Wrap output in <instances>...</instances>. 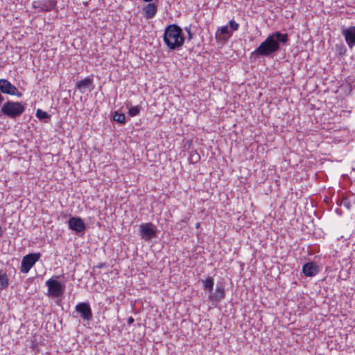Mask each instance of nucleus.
Returning <instances> with one entry per match:
<instances>
[{
  "label": "nucleus",
  "instance_id": "obj_1",
  "mask_svg": "<svg viewBox=\"0 0 355 355\" xmlns=\"http://www.w3.org/2000/svg\"><path fill=\"white\" fill-rule=\"evenodd\" d=\"M163 40L169 50L175 51L183 46L185 37L182 29L177 24H172L165 28Z\"/></svg>",
  "mask_w": 355,
  "mask_h": 355
},
{
  "label": "nucleus",
  "instance_id": "obj_2",
  "mask_svg": "<svg viewBox=\"0 0 355 355\" xmlns=\"http://www.w3.org/2000/svg\"><path fill=\"white\" fill-rule=\"evenodd\" d=\"M280 48L277 41L275 40L273 35H269L266 39L250 54L251 58L270 57L276 53Z\"/></svg>",
  "mask_w": 355,
  "mask_h": 355
},
{
  "label": "nucleus",
  "instance_id": "obj_3",
  "mask_svg": "<svg viewBox=\"0 0 355 355\" xmlns=\"http://www.w3.org/2000/svg\"><path fill=\"white\" fill-rule=\"evenodd\" d=\"M25 104L18 101L6 102L1 107V112L10 119H16L25 111Z\"/></svg>",
  "mask_w": 355,
  "mask_h": 355
},
{
  "label": "nucleus",
  "instance_id": "obj_4",
  "mask_svg": "<svg viewBox=\"0 0 355 355\" xmlns=\"http://www.w3.org/2000/svg\"><path fill=\"white\" fill-rule=\"evenodd\" d=\"M42 254L40 252L29 253L23 257L20 266L22 273H28L35 263L40 259Z\"/></svg>",
  "mask_w": 355,
  "mask_h": 355
},
{
  "label": "nucleus",
  "instance_id": "obj_5",
  "mask_svg": "<svg viewBox=\"0 0 355 355\" xmlns=\"http://www.w3.org/2000/svg\"><path fill=\"white\" fill-rule=\"evenodd\" d=\"M45 284L48 287V294L51 297H58L62 295L64 291V286L53 278L48 279Z\"/></svg>",
  "mask_w": 355,
  "mask_h": 355
},
{
  "label": "nucleus",
  "instance_id": "obj_6",
  "mask_svg": "<svg viewBox=\"0 0 355 355\" xmlns=\"http://www.w3.org/2000/svg\"><path fill=\"white\" fill-rule=\"evenodd\" d=\"M157 232V227L152 223H142L139 225V235L146 241L154 238Z\"/></svg>",
  "mask_w": 355,
  "mask_h": 355
},
{
  "label": "nucleus",
  "instance_id": "obj_7",
  "mask_svg": "<svg viewBox=\"0 0 355 355\" xmlns=\"http://www.w3.org/2000/svg\"><path fill=\"white\" fill-rule=\"evenodd\" d=\"M0 91L3 94L17 96L18 97L22 96V93L7 79H0Z\"/></svg>",
  "mask_w": 355,
  "mask_h": 355
},
{
  "label": "nucleus",
  "instance_id": "obj_8",
  "mask_svg": "<svg viewBox=\"0 0 355 355\" xmlns=\"http://www.w3.org/2000/svg\"><path fill=\"white\" fill-rule=\"evenodd\" d=\"M75 310L85 321H89L92 319V311L88 302H80L75 306Z\"/></svg>",
  "mask_w": 355,
  "mask_h": 355
},
{
  "label": "nucleus",
  "instance_id": "obj_9",
  "mask_svg": "<svg viewBox=\"0 0 355 355\" xmlns=\"http://www.w3.org/2000/svg\"><path fill=\"white\" fill-rule=\"evenodd\" d=\"M341 34L344 37L347 45L352 49L355 46V25L343 26Z\"/></svg>",
  "mask_w": 355,
  "mask_h": 355
},
{
  "label": "nucleus",
  "instance_id": "obj_10",
  "mask_svg": "<svg viewBox=\"0 0 355 355\" xmlns=\"http://www.w3.org/2000/svg\"><path fill=\"white\" fill-rule=\"evenodd\" d=\"M33 8L39 9L41 11H50L56 6V1L54 0H37L32 3Z\"/></svg>",
  "mask_w": 355,
  "mask_h": 355
},
{
  "label": "nucleus",
  "instance_id": "obj_11",
  "mask_svg": "<svg viewBox=\"0 0 355 355\" xmlns=\"http://www.w3.org/2000/svg\"><path fill=\"white\" fill-rule=\"evenodd\" d=\"M68 223L69 229L77 233L83 232L86 227L84 221L79 217L70 218Z\"/></svg>",
  "mask_w": 355,
  "mask_h": 355
},
{
  "label": "nucleus",
  "instance_id": "obj_12",
  "mask_svg": "<svg viewBox=\"0 0 355 355\" xmlns=\"http://www.w3.org/2000/svg\"><path fill=\"white\" fill-rule=\"evenodd\" d=\"M94 80L92 76H87L83 80L78 81L76 84V89H78L83 94L87 89L91 91L94 88Z\"/></svg>",
  "mask_w": 355,
  "mask_h": 355
},
{
  "label": "nucleus",
  "instance_id": "obj_13",
  "mask_svg": "<svg viewBox=\"0 0 355 355\" xmlns=\"http://www.w3.org/2000/svg\"><path fill=\"white\" fill-rule=\"evenodd\" d=\"M302 272L306 277H314L319 272V267L314 262H308L304 264Z\"/></svg>",
  "mask_w": 355,
  "mask_h": 355
},
{
  "label": "nucleus",
  "instance_id": "obj_14",
  "mask_svg": "<svg viewBox=\"0 0 355 355\" xmlns=\"http://www.w3.org/2000/svg\"><path fill=\"white\" fill-rule=\"evenodd\" d=\"M144 16L146 19H152L157 12V6L155 3H148L144 8Z\"/></svg>",
  "mask_w": 355,
  "mask_h": 355
},
{
  "label": "nucleus",
  "instance_id": "obj_15",
  "mask_svg": "<svg viewBox=\"0 0 355 355\" xmlns=\"http://www.w3.org/2000/svg\"><path fill=\"white\" fill-rule=\"evenodd\" d=\"M225 296V289L223 286H217L215 291L209 297L211 301L220 302Z\"/></svg>",
  "mask_w": 355,
  "mask_h": 355
},
{
  "label": "nucleus",
  "instance_id": "obj_16",
  "mask_svg": "<svg viewBox=\"0 0 355 355\" xmlns=\"http://www.w3.org/2000/svg\"><path fill=\"white\" fill-rule=\"evenodd\" d=\"M10 284V279L6 271L0 269V292L6 290Z\"/></svg>",
  "mask_w": 355,
  "mask_h": 355
},
{
  "label": "nucleus",
  "instance_id": "obj_17",
  "mask_svg": "<svg viewBox=\"0 0 355 355\" xmlns=\"http://www.w3.org/2000/svg\"><path fill=\"white\" fill-rule=\"evenodd\" d=\"M334 51L338 56H344L347 53V47L343 42L337 43L334 46Z\"/></svg>",
  "mask_w": 355,
  "mask_h": 355
},
{
  "label": "nucleus",
  "instance_id": "obj_18",
  "mask_svg": "<svg viewBox=\"0 0 355 355\" xmlns=\"http://www.w3.org/2000/svg\"><path fill=\"white\" fill-rule=\"evenodd\" d=\"M275 37V40L277 41V43L286 44L288 41V35L286 33H282L279 31H276L274 33L271 34Z\"/></svg>",
  "mask_w": 355,
  "mask_h": 355
},
{
  "label": "nucleus",
  "instance_id": "obj_19",
  "mask_svg": "<svg viewBox=\"0 0 355 355\" xmlns=\"http://www.w3.org/2000/svg\"><path fill=\"white\" fill-rule=\"evenodd\" d=\"M113 120L123 125L125 123V116L123 113H119L118 111H115L113 116Z\"/></svg>",
  "mask_w": 355,
  "mask_h": 355
},
{
  "label": "nucleus",
  "instance_id": "obj_20",
  "mask_svg": "<svg viewBox=\"0 0 355 355\" xmlns=\"http://www.w3.org/2000/svg\"><path fill=\"white\" fill-rule=\"evenodd\" d=\"M203 288L205 290L211 292L214 286V279L211 277H207L205 280L202 281Z\"/></svg>",
  "mask_w": 355,
  "mask_h": 355
},
{
  "label": "nucleus",
  "instance_id": "obj_21",
  "mask_svg": "<svg viewBox=\"0 0 355 355\" xmlns=\"http://www.w3.org/2000/svg\"><path fill=\"white\" fill-rule=\"evenodd\" d=\"M36 116L40 120H44V119H50L51 115L49 114L47 112L40 110L37 109L36 111Z\"/></svg>",
  "mask_w": 355,
  "mask_h": 355
},
{
  "label": "nucleus",
  "instance_id": "obj_22",
  "mask_svg": "<svg viewBox=\"0 0 355 355\" xmlns=\"http://www.w3.org/2000/svg\"><path fill=\"white\" fill-rule=\"evenodd\" d=\"M140 112V107L137 105V106H132L131 107L129 108L128 110V114L130 116H135L137 115H138Z\"/></svg>",
  "mask_w": 355,
  "mask_h": 355
},
{
  "label": "nucleus",
  "instance_id": "obj_23",
  "mask_svg": "<svg viewBox=\"0 0 355 355\" xmlns=\"http://www.w3.org/2000/svg\"><path fill=\"white\" fill-rule=\"evenodd\" d=\"M200 159V155L196 153V152H194V153H191V155H190V157H189V162L190 163H196V162H198Z\"/></svg>",
  "mask_w": 355,
  "mask_h": 355
},
{
  "label": "nucleus",
  "instance_id": "obj_24",
  "mask_svg": "<svg viewBox=\"0 0 355 355\" xmlns=\"http://www.w3.org/2000/svg\"><path fill=\"white\" fill-rule=\"evenodd\" d=\"M229 24L232 31H236L239 28V24L236 23L234 19H231L229 21Z\"/></svg>",
  "mask_w": 355,
  "mask_h": 355
},
{
  "label": "nucleus",
  "instance_id": "obj_25",
  "mask_svg": "<svg viewBox=\"0 0 355 355\" xmlns=\"http://www.w3.org/2000/svg\"><path fill=\"white\" fill-rule=\"evenodd\" d=\"M221 35H231L232 33L229 31L227 26H222L219 29Z\"/></svg>",
  "mask_w": 355,
  "mask_h": 355
},
{
  "label": "nucleus",
  "instance_id": "obj_26",
  "mask_svg": "<svg viewBox=\"0 0 355 355\" xmlns=\"http://www.w3.org/2000/svg\"><path fill=\"white\" fill-rule=\"evenodd\" d=\"M184 31L187 33V35H188L187 39H188V40H191L193 38V34H192V33L191 31V26H186L184 28Z\"/></svg>",
  "mask_w": 355,
  "mask_h": 355
},
{
  "label": "nucleus",
  "instance_id": "obj_27",
  "mask_svg": "<svg viewBox=\"0 0 355 355\" xmlns=\"http://www.w3.org/2000/svg\"><path fill=\"white\" fill-rule=\"evenodd\" d=\"M343 205L345 207H346L347 209H351V204L350 202L347 199H344L343 200Z\"/></svg>",
  "mask_w": 355,
  "mask_h": 355
},
{
  "label": "nucleus",
  "instance_id": "obj_28",
  "mask_svg": "<svg viewBox=\"0 0 355 355\" xmlns=\"http://www.w3.org/2000/svg\"><path fill=\"white\" fill-rule=\"evenodd\" d=\"M134 321H135V320H134V318L132 317L128 318V321H127L128 324H132L134 322Z\"/></svg>",
  "mask_w": 355,
  "mask_h": 355
},
{
  "label": "nucleus",
  "instance_id": "obj_29",
  "mask_svg": "<svg viewBox=\"0 0 355 355\" xmlns=\"http://www.w3.org/2000/svg\"><path fill=\"white\" fill-rule=\"evenodd\" d=\"M3 101H4V98L1 95V92L0 91V105L3 102Z\"/></svg>",
  "mask_w": 355,
  "mask_h": 355
},
{
  "label": "nucleus",
  "instance_id": "obj_30",
  "mask_svg": "<svg viewBox=\"0 0 355 355\" xmlns=\"http://www.w3.org/2000/svg\"><path fill=\"white\" fill-rule=\"evenodd\" d=\"M3 230H2V227L0 226V237L3 235Z\"/></svg>",
  "mask_w": 355,
  "mask_h": 355
},
{
  "label": "nucleus",
  "instance_id": "obj_31",
  "mask_svg": "<svg viewBox=\"0 0 355 355\" xmlns=\"http://www.w3.org/2000/svg\"><path fill=\"white\" fill-rule=\"evenodd\" d=\"M189 218H184L182 221L186 223Z\"/></svg>",
  "mask_w": 355,
  "mask_h": 355
},
{
  "label": "nucleus",
  "instance_id": "obj_32",
  "mask_svg": "<svg viewBox=\"0 0 355 355\" xmlns=\"http://www.w3.org/2000/svg\"><path fill=\"white\" fill-rule=\"evenodd\" d=\"M199 227H200V223H197L196 224V228H198Z\"/></svg>",
  "mask_w": 355,
  "mask_h": 355
}]
</instances>
